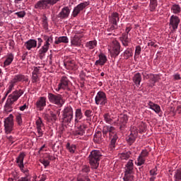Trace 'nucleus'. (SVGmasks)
<instances>
[{
  "label": "nucleus",
  "instance_id": "obj_1",
  "mask_svg": "<svg viewBox=\"0 0 181 181\" xmlns=\"http://www.w3.org/2000/svg\"><path fill=\"white\" fill-rule=\"evenodd\" d=\"M109 25L107 28V32H109L107 36H115V30L118 29V22H119V13L117 12H112L108 16Z\"/></svg>",
  "mask_w": 181,
  "mask_h": 181
},
{
  "label": "nucleus",
  "instance_id": "obj_2",
  "mask_svg": "<svg viewBox=\"0 0 181 181\" xmlns=\"http://www.w3.org/2000/svg\"><path fill=\"white\" fill-rule=\"evenodd\" d=\"M103 135L104 138L109 136L111 141L110 146L115 148V144H117V141H118V134H117L115 127L112 126H104L103 128Z\"/></svg>",
  "mask_w": 181,
  "mask_h": 181
},
{
  "label": "nucleus",
  "instance_id": "obj_3",
  "mask_svg": "<svg viewBox=\"0 0 181 181\" xmlns=\"http://www.w3.org/2000/svg\"><path fill=\"white\" fill-rule=\"evenodd\" d=\"M101 159H103V151L93 150L88 157V160L91 169H98Z\"/></svg>",
  "mask_w": 181,
  "mask_h": 181
},
{
  "label": "nucleus",
  "instance_id": "obj_4",
  "mask_svg": "<svg viewBox=\"0 0 181 181\" xmlns=\"http://www.w3.org/2000/svg\"><path fill=\"white\" fill-rule=\"evenodd\" d=\"M108 51L110 54V57H113L114 59L118 57V56H119V53H121V44L119 42L113 39L109 44Z\"/></svg>",
  "mask_w": 181,
  "mask_h": 181
},
{
  "label": "nucleus",
  "instance_id": "obj_5",
  "mask_svg": "<svg viewBox=\"0 0 181 181\" xmlns=\"http://www.w3.org/2000/svg\"><path fill=\"white\" fill-rule=\"evenodd\" d=\"M48 100L51 104H54V105H57V107H62L64 105V95L59 93H48Z\"/></svg>",
  "mask_w": 181,
  "mask_h": 181
},
{
  "label": "nucleus",
  "instance_id": "obj_6",
  "mask_svg": "<svg viewBox=\"0 0 181 181\" xmlns=\"http://www.w3.org/2000/svg\"><path fill=\"white\" fill-rule=\"evenodd\" d=\"M25 156H26V153L25 152H21L18 156L16 158V163L18 164V166L22 173L25 176L30 177V173L29 171V169L26 167H25V164L23 163V160L25 159Z\"/></svg>",
  "mask_w": 181,
  "mask_h": 181
},
{
  "label": "nucleus",
  "instance_id": "obj_7",
  "mask_svg": "<svg viewBox=\"0 0 181 181\" xmlns=\"http://www.w3.org/2000/svg\"><path fill=\"white\" fill-rule=\"evenodd\" d=\"M73 107H66L62 112V119L64 124H71V121H73Z\"/></svg>",
  "mask_w": 181,
  "mask_h": 181
},
{
  "label": "nucleus",
  "instance_id": "obj_8",
  "mask_svg": "<svg viewBox=\"0 0 181 181\" xmlns=\"http://www.w3.org/2000/svg\"><path fill=\"white\" fill-rule=\"evenodd\" d=\"M90 166L87 165H83L78 175H77L76 181H91L88 177V173H90Z\"/></svg>",
  "mask_w": 181,
  "mask_h": 181
},
{
  "label": "nucleus",
  "instance_id": "obj_9",
  "mask_svg": "<svg viewBox=\"0 0 181 181\" xmlns=\"http://www.w3.org/2000/svg\"><path fill=\"white\" fill-rule=\"evenodd\" d=\"M95 103L96 105H101L104 107L108 104V99L107 98V94L104 91L100 90L97 93L95 98Z\"/></svg>",
  "mask_w": 181,
  "mask_h": 181
},
{
  "label": "nucleus",
  "instance_id": "obj_10",
  "mask_svg": "<svg viewBox=\"0 0 181 181\" xmlns=\"http://www.w3.org/2000/svg\"><path fill=\"white\" fill-rule=\"evenodd\" d=\"M136 138H138V129L136 127H132L130 129V134L126 138L127 143L129 146L135 144V141H136Z\"/></svg>",
  "mask_w": 181,
  "mask_h": 181
},
{
  "label": "nucleus",
  "instance_id": "obj_11",
  "mask_svg": "<svg viewBox=\"0 0 181 181\" xmlns=\"http://www.w3.org/2000/svg\"><path fill=\"white\" fill-rule=\"evenodd\" d=\"M13 115L10 114L4 120V129L6 134H11L13 131Z\"/></svg>",
  "mask_w": 181,
  "mask_h": 181
},
{
  "label": "nucleus",
  "instance_id": "obj_12",
  "mask_svg": "<svg viewBox=\"0 0 181 181\" xmlns=\"http://www.w3.org/2000/svg\"><path fill=\"white\" fill-rule=\"evenodd\" d=\"M88 5H90V1H84L75 6L71 13L72 18H77Z\"/></svg>",
  "mask_w": 181,
  "mask_h": 181
},
{
  "label": "nucleus",
  "instance_id": "obj_13",
  "mask_svg": "<svg viewBox=\"0 0 181 181\" xmlns=\"http://www.w3.org/2000/svg\"><path fill=\"white\" fill-rule=\"evenodd\" d=\"M148 156L149 151H148V149L145 148L141 150V152L137 158V166H142V165H145V162H146V158Z\"/></svg>",
  "mask_w": 181,
  "mask_h": 181
},
{
  "label": "nucleus",
  "instance_id": "obj_14",
  "mask_svg": "<svg viewBox=\"0 0 181 181\" xmlns=\"http://www.w3.org/2000/svg\"><path fill=\"white\" fill-rule=\"evenodd\" d=\"M69 83H70V81L69 80V78L66 76H62L59 83L58 84V86L54 88L55 91L59 93L60 90H66L67 87H69Z\"/></svg>",
  "mask_w": 181,
  "mask_h": 181
},
{
  "label": "nucleus",
  "instance_id": "obj_15",
  "mask_svg": "<svg viewBox=\"0 0 181 181\" xmlns=\"http://www.w3.org/2000/svg\"><path fill=\"white\" fill-rule=\"evenodd\" d=\"M179 23H180V18L177 16L172 15L170 18L169 26L172 28L174 32L177 30L179 28Z\"/></svg>",
  "mask_w": 181,
  "mask_h": 181
},
{
  "label": "nucleus",
  "instance_id": "obj_16",
  "mask_svg": "<svg viewBox=\"0 0 181 181\" xmlns=\"http://www.w3.org/2000/svg\"><path fill=\"white\" fill-rule=\"evenodd\" d=\"M35 125H36L37 134L35 133V135L37 138H40L41 136H43V130L42 129V128L45 127V124L43 123V120L42 119V117H39L38 119H36Z\"/></svg>",
  "mask_w": 181,
  "mask_h": 181
},
{
  "label": "nucleus",
  "instance_id": "obj_17",
  "mask_svg": "<svg viewBox=\"0 0 181 181\" xmlns=\"http://www.w3.org/2000/svg\"><path fill=\"white\" fill-rule=\"evenodd\" d=\"M22 95H23V90L22 89L16 90L8 95V98L7 100L13 103H15L18 101V100H19V98H21Z\"/></svg>",
  "mask_w": 181,
  "mask_h": 181
},
{
  "label": "nucleus",
  "instance_id": "obj_18",
  "mask_svg": "<svg viewBox=\"0 0 181 181\" xmlns=\"http://www.w3.org/2000/svg\"><path fill=\"white\" fill-rule=\"evenodd\" d=\"M86 128H87V125L81 124L73 132V135L76 138H80V136H83L86 134Z\"/></svg>",
  "mask_w": 181,
  "mask_h": 181
},
{
  "label": "nucleus",
  "instance_id": "obj_19",
  "mask_svg": "<svg viewBox=\"0 0 181 181\" xmlns=\"http://www.w3.org/2000/svg\"><path fill=\"white\" fill-rule=\"evenodd\" d=\"M128 115H121L119 117V128L120 131H124L127 128V124L128 123Z\"/></svg>",
  "mask_w": 181,
  "mask_h": 181
},
{
  "label": "nucleus",
  "instance_id": "obj_20",
  "mask_svg": "<svg viewBox=\"0 0 181 181\" xmlns=\"http://www.w3.org/2000/svg\"><path fill=\"white\" fill-rule=\"evenodd\" d=\"M84 35H75L74 37H71V45L74 46V47H80L81 46V39Z\"/></svg>",
  "mask_w": 181,
  "mask_h": 181
},
{
  "label": "nucleus",
  "instance_id": "obj_21",
  "mask_svg": "<svg viewBox=\"0 0 181 181\" xmlns=\"http://www.w3.org/2000/svg\"><path fill=\"white\" fill-rule=\"evenodd\" d=\"M69 15L70 8H69V6H64L59 12V13L57 15V18H59V19H67Z\"/></svg>",
  "mask_w": 181,
  "mask_h": 181
},
{
  "label": "nucleus",
  "instance_id": "obj_22",
  "mask_svg": "<svg viewBox=\"0 0 181 181\" xmlns=\"http://www.w3.org/2000/svg\"><path fill=\"white\" fill-rule=\"evenodd\" d=\"M35 105L38 111H43V110H45V107H46V97H40L38 100L36 102Z\"/></svg>",
  "mask_w": 181,
  "mask_h": 181
},
{
  "label": "nucleus",
  "instance_id": "obj_23",
  "mask_svg": "<svg viewBox=\"0 0 181 181\" xmlns=\"http://www.w3.org/2000/svg\"><path fill=\"white\" fill-rule=\"evenodd\" d=\"M99 59L95 61V66H104L107 62H108V59L107 56L104 53H100L98 55Z\"/></svg>",
  "mask_w": 181,
  "mask_h": 181
},
{
  "label": "nucleus",
  "instance_id": "obj_24",
  "mask_svg": "<svg viewBox=\"0 0 181 181\" xmlns=\"http://www.w3.org/2000/svg\"><path fill=\"white\" fill-rule=\"evenodd\" d=\"M35 9H38L40 11H43L47 9V2L46 0H39L34 5Z\"/></svg>",
  "mask_w": 181,
  "mask_h": 181
},
{
  "label": "nucleus",
  "instance_id": "obj_25",
  "mask_svg": "<svg viewBox=\"0 0 181 181\" xmlns=\"http://www.w3.org/2000/svg\"><path fill=\"white\" fill-rule=\"evenodd\" d=\"M24 46L27 50H32V49H35V47L37 46V41H36V40L30 39L25 42Z\"/></svg>",
  "mask_w": 181,
  "mask_h": 181
},
{
  "label": "nucleus",
  "instance_id": "obj_26",
  "mask_svg": "<svg viewBox=\"0 0 181 181\" xmlns=\"http://www.w3.org/2000/svg\"><path fill=\"white\" fill-rule=\"evenodd\" d=\"M124 173H126V175H132L134 173V160H129L125 165Z\"/></svg>",
  "mask_w": 181,
  "mask_h": 181
},
{
  "label": "nucleus",
  "instance_id": "obj_27",
  "mask_svg": "<svg viewBox=\"0 0 181 181\" xmlns=\"http://www.w3.org/2000/svg\"><path fill=\"white\" fill-rule=\"evenodd\" d=\"M122 57H123L124 60H128V59H131L134 56V51L132 48H127L121 54Z\"/></svg>",
  "mask_w": 181,
  "mask_h": 181
},
{
  "label": "nucleus",
  "instance_id": "obj_28",
  "mask_svg": "<svg viewBox=\"0 0 181 181\" xmlns=\"http://www.w3.org/2000/svg\"><path fill=\"white\" fill-rule=\"evenodd\" d=\"M119 40L120 42H122V46H124V47H128V46H129V43H131V39H129V37H128V35L127 34H122V36L119 37Z\"/></svg>",
  "mask_w": 181,
  "mask_h": 181
},
{
  "label": "nucleus",
  "instance_id": "obj_29",
  "mask_svg": "<svg viewBox=\"0 0 181 181\" xmlns=\"http://www.w3.org/2000/svg\"><path fill=\"white\" fill-rule=\"evenodd\" d=\"M49 47H50L49 45H46V44H44V45L41 47V49H39L38 54L41 60L46 56V53L49 52Z\"/></svg>",
  "mask_w": 181,
  "mask_h": 181
},
{
  "label": "nucleus",
  "instance_id": "obj_30",
  "mask_svg": "<svg viewBox=\"0 0 181 181\" xmlns=\"http://www.w3.org/2000/svg\"><path fill=\"white\" fill-rule=\"evenodd\" d=\"M104 139H103V133L101 131H97L93 136V142L94 144H101Z\"/></svg>",
  "mask_w": 181,
  "mask_h": 181
},
{
  "label": "nucleus",
  "instance_id": "obj_31",
  "mask_svg": "<svg viewBox=\"0 0 181 181\" xmlns=\"http://www.w3.org/2000/svg\"><path fill=\"white\" fill-rule=\"evenodd\" d=\"M5 59H6L4 62L3 67H8V66H11L14 59L13 54L12 53L7 54Z\"/></svg>",
  "mask_w": 181,
  "mask_h": 181
},
{
  "label": "nucleus",
  "instance_id": "obj_32",
  "mask_svg": "<svg viewBox=\"0 0 181 181\" xmlns=\"http://www.w3.org/2000/svg\"><path fill=\"white\" fill-rule=\"evenodd\" d=\"M148 105L150 110L154 111L156 114H159V112L161 111L160 106L156 103H153L152 101H149Z\"/></svg>",
  "mask_w": 181,
  "mask_h": 181
},
{
  "label": "nucleus",
  "instance_id": "obj_33",
  "mask_svg": "<svg viewBox=\"0 0 181 181\" xmlns=\"http://www.w3.org/2000/svg\"><path fill=\"white\" fill-rule=\"evenodd\" d=\"M151 76L152 78L149 80L150 84L148 85V86L155 87V85L156 84V83H158V81H159V80H160V78L158 74H151Z\"/></svg>",
  "mask_w": 181,
  "mask_h": 181
},
{
  "label": "nucleus",
  "instance_id": "obj_34",
  "mask_svg": "<svg viewBox=\"0 0 181 181\" xmlns=\"http://www.w3.org/2000/svg\"><path fill=\"white\" fill-rule=\"evenodd\" d=\"M133 81L136 87H139V86H141V81H142V75L141 73L137 72L134 75Z\"/></svg>",
  "mask_w": 181,
  "mask_h": 181
},
{
  "label": "nucleus",
  "instance_id": "obj_35",
  "mask_svg": "<svg viewBox=\"0 0 181 181\" xmlns=\"http://www.w3.org/2000/svg\"><path fill=\"white\" fill-rule=\"evenodd\" d=\"M12 105H13V102L12 100H9L7 99L6 104L4 105V112H6L7 114L9 112H12L13 110L12 109Z\"/></svg>",
  "mask_w": 181,
  "mask_h": 181
},
{
  "label": "nucleus",
  "instance_id": "obj_36",
  "mask_svg": "<svg viewBox=\"0 0 181 181\" xmlns=\"http://www.w3.org/2000/svg\"><path fill=\"white\" fill-rule=\"evenodd\" d=\"M83 112L81 111V108H77L75 110V122L77 124L80 119H83Z\"/></svg>",
  "mask_w": 181,
  "mask_h": 181
},
{
  "label": "nucleus",
  "instance_id": "obj_37",
  "mask_svg": "<svg viewBox=\"0 0 181 181\" xmlns=\"http://www.w3.org/2000/svg\"><path fill=\"white\" fill-rule=\"evenodd\" d=\"M23 74H17L16 76H13V78L10 81L11 82H12L15 86H16V84H18V83H22V80L23 79Z\"/></svg>",
  "mask_w": 181,
  "mask_h": 181
},
{
  "label": "nucleus",
  "instance_id": "obj_38",
  "mask_svg": "<svg viewBox=\"0 0 181 181\" xmlns=\"http://www.w3.org/2000/svg\"><path fill=\"white\" fill-rule=\"evenodd\" d=\"M14 117H16V122L18 124V127H22L23 125V120L22 119V114L20 112H15Z\"/></svg>",
  "mask_w": 181,
  "mask_h": 181
},
{
  "label": "nucleus",
  "instance_id": "obj_39",
  "mask_svg": "<svg viewBox=\"0 0 181 181\" xmlns=\"http://www.w3.org/2000/svg\"><path fill=\"white\" fill-rule=\"evenodd\" d=\"M171 12L174 13V15H179V13L181 12L180 5L177 4H173L171 6Z\"/></svg>",
  "mask_w": 181,
  "mask_h": 181
},
{
  "label": "nucleus",
  "instance_id": "obj_40",
  "mask_svg": "<svg viewBox=\"0 0 181 181\" xmlns=\"http://www.w3.org/2000/svg\"><path fill=\"white\" fill-rule=\"evenodd\" d=\"M149 1V11L150 12H155L158 8V0H148Z\"/></svg>",
  "mask_w": 181,
  "mask_h": 181
},
{
  "label": "nucleus",
  "instance_id": "obj_41",
  "mask_svg": "<svg viewBox=\"0 0 181 181\" xmlns=\"http://www.w3.org/2000/svg\"><path fill=\"white\" fill-rule=\"evenodd\" d=\"M42 39L45 40L44 45H46L47 46L50 47V44L53 42V35H42Z\"/></svg>",
  "mask_w": 181,
  "mask_h": 181
},
{
  "label": "nucleus",
  "instance_id": "obj_42",
  "mask_svg": "<svg viewBox=\"0 0 181 181\" xmlns=\"http://www.w3.org/2000/svg\"><path fill=\"white\" fill-rule=\"evenodd\" d=\"M83 114L86 117V121H91L93 116L94 115V112L90 109H87L84 111Z\"/></svg>",
  "mask_w": 181,
  "mask_h": 181
},
{
  "label": "nucleus",
  "instance_id": "obj_43",
  "mask_svg": "<svg viewBox=\"0 0 181 181\" xmlns=\"http://www.w3.org/2000/svg\"><path fill=\"white\" fill-rule=\"evenodd\" d=\"M64 66L68 67L69 69H74V66H76V62L74 59H66L64 63Z\"/></svg>",
  "mask_w": 181,
  "mask_h": 181
},
{
  "label": "nucleus",
  "instance_id": "obj_44",
  "mask_svg": "<svg viewBox=\"0 0 181 181\" xmlns=\"http://www.w3.org/2000/svg\"><path fill=\"white\" fill-rule=\"evenodd\" d=\"M42 19V26L43 29L45 30H49V22L47 21V17L46 15L44 14L43 17L41 18Z\"/></svg>",
  "mask_w": 181,
  "mask_h": 181
},
{
  "label": "nucleus",
  "instance_id": "obj_45",
  "mask_svg": "<svg viewBox=\"0 0 181 181\" xmlns=\"http://www.w3.org/2000/svg\"><path fill=\"white\" fill-rule=\"evenodd\" d=\"M77 146L76 144H70V142H68L66 145V148L70 153H74L76 152Z\"/></svg>",
  "mask_w": 181,
  "mask_h": 181
},
{
  "label": "nucleus",
  "instance_id": "obj_46",
  "mask_svg": "<svg viewBox=\"0 0 181 181\" xmlns=\"http://www.w3.org/2000/svg\"><path fill=\"white\" fill-rule=\"evenodd\" d=\"M97 47V40L89 41L86 43V47H88L89 50H93Z\"/></svg>",
  "mask_w": 181,
  "mask_h": 181
},
{
  "label": "nucleus",
  "instance_id": "obj_47",
  "mask_svg": "<svg viewBox=\"0 0 181 181\" xmlns=\"http://www.w3.org/2000/svg\"><path fill=\"white\" fill-rule=\"evenodd\" d=\"M15 87V83L9 82L8 83V88H7V91L6 92V97H8V94H11L12 93V90H13V88Z\"/></svg>",
  "mask_w": 181,
  "mask_h": 181
},
{
  "label": "nucleus",
  "instance_id": "obj_48",
  "mask_svg": "<svg viewBox=\"0 0 181 181\" xmlns=\"http://www.w3.org/2000/svg\"><path fill=\"white\" fill-rule=\"evenodd\" d=\"M34 179L35 181H45L47 179V175L46 174L40 175L38 177L35 175Z\"/></svg>",
  "mask_w": 181,
  "mask_h": 181
},
{
  "label": "nucleus",
  "instance_id": "obj_49",
  "mask_svg": "<svg viewBox=\"0 0 181 181\" xmlns=\"http://www.w3.org/2000/svg\"><path fill=\"white\" fill-rule=\"evenodd\" d=\"M40 162V163L43 164L45 169L46 168H47V166L50 165V161H49L48 158H46V156L44 158L41 159Z\"/></svg>",
  "mask_w": 181,
  "mask_h": 181
},
{
  "label": "nucleus",
  "instance_id": "obj_50",
  "mask_svg": "<svg viewBox=\"0 0 181 181\" xmlns=\"http://www.w3.org/2000/svg\"><path fill=\"white\" fill-rule=\"evenodd\" d=\"M131 156V151H127L121 153L122 159H124L125 160L129 159Z\"/></svg>",
  "mask_w": 181,
  "mask_h": 181
},
{
  "label": "nucleus",
  "instance_id": "obj_51",
  "mask_svg": "<svg viewBox=\"0 0 181 181\" xmlns=\"http://www.w3.org/2000/svg\"><path fill=\"white\" fill-rule=\"evenodd\" d=\"M141 52H142V47L140 45L136 46L135 53H134V59L135 57H138L139 54H141Z\"/></svg>",
  "mask_w": 181,
  "mask_h": 181
},
{
  "label": "nucleus",
  "instance_id": "obj_52",
  "mask_svg": "<svg viewBox=\"0 0 181 181\" xmlns=\"http://www.w3.org/2000/svg\"><path fill=\"white\" fill-rule=\"evenodd\" d=\"M67 129V126L64 125V124H62L59 127V135H63V134H64V132H66V129Z\"/></svg>",
  "mask_w": 181,
  "mask_h": 181
},
{
  "label": "nucleus",
  "instance_id": "obj_53",
  "mask_svg": "<svg viewBox=\"0 0 181 181\" xmlns=\"http://www.w3.org/2000/svg\"><path fill=\"white\" fill-rule=\"evenodd\" d=\"M31 81L33 83H37V81H40V78L39 77V75H32Z\"/></svg>",
  "mask_w": 181,
  "mask_h": 181
},
{
  "label": "nucleus",
  "instance_id": "obj_54",
  "mask_svg": "<svg viewBox=\"0 0 181 181\" xmlns=\"http://www.w3.org/2000/svg\"><path fill=\"white\" fill-rule=\"evenodd\" d=\"M141 75L143 76V78L144 80H148V78H151V74H148V71H143L141 73Z\"/></svg>",
  "mask_w": 181,
  "mask_h": 181
},
{
  "label": "nucleus",
  "instance_id": "obj_55",
  "mask_svg": "<svg viewBox=\"0 0 181 181\" xmlns=\"http://www.w3.org/2000/svg\"><path fill=\"white\" fill-rule=\"evenodd\" d=\"M49 118L50 121H52V122H55V121L57 120V115H56V113H54L52 111H51Z\"/></svg>",
  "mask_w": 181,
  "mask_h": 181
},
{
  "label": "nucleus",
  "instance_id": "obj_56",
  "mask_svg": "<svg viewBox=\"0 0 181 181\" xmlns=\"http://www.w3.org/2000/svg\"><path fill=\"white\" fill-rule=\"evenodd\" d=\"M104 117V119L105 121V122H107V124H110V122H112V119H111V116H110V114L106 113L103 115Z\"/></svg>",
  "mask_w": 181,
  "mask_h": 181
},
{
  "label": "nucleus",
  "instance_id": "obj_57",
  "mask_svg": "<svg viewBox=\"0 0 181 181\" xmlns=\"http://www.w3.org/2000/svg\"><path fill=\"white\" fill-rule=\"evenodd\" d=\"M131 30H132V25L129 23H128L127 25L126 29H125V33H124L123 34L124 35H129V33L131 32Z\"/></svg>",
  "mask_w": 181,
  "mask_h": 181
},
{
  "label": "nucleus",
  "instance_id": "obj_58",
  "mask_svg": "<svg viewBox=\"0 0 181 181\" xmlns=\"http://www.w3.org/2000/svg\"><path fill=\"white\" fill-rule=\"evenodd\" d=\"M15 15H16L18 18H25V16H26V12H25V11H21L15 13Z\"/></svg>",
  "mask_w": 181,
  "mask_h": 181
},
{
  "label": "nucleus",
  "instance_id": "obj_59",
  "mask_svg": "<svg viewBox=\"0 0 181 181\" xmlns=\"http://www.w3.org/2000/svg\"><path fill=\"white\" fill-rule=\"evenodd\" d=\"M148 46H151V47H158V45L156 44V41H153L152 40H150L149 42H148Z\"/></svg>",
  "mask_w": 181,
  "mask_h": 181
},
{
  "label": "nucleus",
  "instance_id": "obj_60",
  "mask_svg": "<svg viewBox=\"0 0 181 181\" xmlns=\"http://www.w3.org/2000/svg\"><path fill=\"white\" fill-rule=\"evenodd\" d=\"M47 5H51L53 6V5H56L58 2H60V0H46Z\"/></svg>",
  "mask_w": 181,
  "mask_h": 181
},
{
  "label": "nucleus",
  "instance_id": "obj_61",
  "mask_svg": "<svg viewBox=\"0 0 181 181\" xmlns=\"http://www.w3.org/2000/svg\"><path fill=\"white\" fill-rule=\"evenodd\" d=\"M59 37L62 43H69V37L67 36H61Z\"/></svg>",
  "mask_w": 181,
  "mask_h": 181
},
{
  "label": "nucleus",
  "instance_id": "obj_62",
  "mask_svg": "<svg viewBox=\"0 0 181 181\" xmlns=\"http://www.w3.org/2000/svg\"><path fill=\"white\" fill-rule=\"evenodd\" d=\"M123 179H125L127 181H134V175H131V174L126 175V173H124V177Z\"/></svg>",
  "mask_w": 181,
  "mask_h": 181
},
{
  "label": "nucleus",
  "instance_id": "obj_63",
  "mask_svg": "<svg viewBox=\"0 0 181 181\" xmlns=\"http://www.w3.org/2000/svg\"><path fill=\"white\" fill-rule=\"evenodd\" d=\"M40 68V67L35 66V67H34V69H33V72H32V75L39 76V74H40V69H39Z\"/></svg>",
  "mask_w": 181,
  "mask_h": 181
},
{
  "label": "nucleus",
  "instance_id": "obj_64",
  "mask_svg": "<svg viewBox=\"0 0 181 181\" xmlns=\"http://www.w3.org/2000/svg\"><path fill=\"white\" fill-rule=\"evenodd\" d=\"M18 181H30V177H27V176L21 177L18 180Z\"/></svg>",
  "mask_w": 181,
  "mask_h": 181
}]
</instances>
